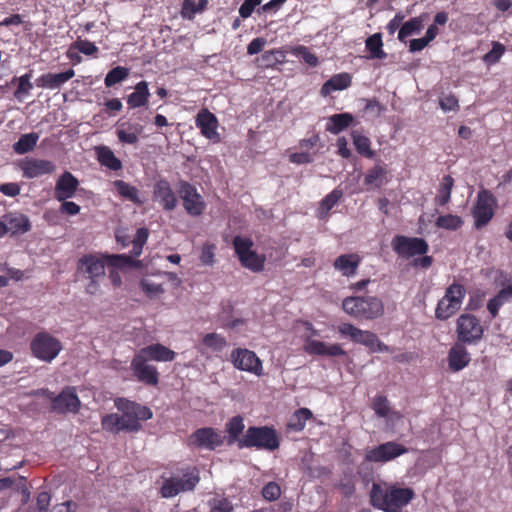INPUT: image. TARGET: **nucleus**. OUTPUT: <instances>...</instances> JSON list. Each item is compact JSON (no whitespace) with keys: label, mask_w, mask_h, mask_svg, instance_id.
<instances>
[{"label":"nucleus","mask_w":512,"mask_h":512,"mask_svg":"<svg viewBox=\"0 0 512 512\" xmlns=\"http://www.w3.org/2000/svg\"><path fill=\"white\" fill-rule=\"evenodd\" d=\"M115 407L121 412L107 414L102 417V428L111 433L138 432L142 429L141 421L153 417L152 410L144 405L126 398H117L114 401Z\"/></svg>","instance_id":"1"},{"label":"nucleus","mask_w":512,"mask_h":512,"mask_svg":"<svg viewBox=\"0 0 512 512\" xmlns=\"http://www.w3.org/2000/svg\"><path fill=\"white\" fill-rule=\"evenodd\" d=\"M162 485L159 494L162 498H173L181 493L192 492L200 481L199 470L195 466L182 465L171 468L161 475Z\"/></svg>","instance_id":"2"},{"label":"nucleus","mask_w":512,"mask_h":512,"mask_svg":"<svg viewBox=\"0 0 512 512\" xmlns=\"http://www.w3.org/2000/svg\"><path fill=\"white\" fill-rule=\"evenodd\" d=\"M370 504L384 512H400L415 497V492L409 487H399L391 484L383 488L378 483H373L370 493Z\"/></svg>","instance_id":"3"},{"label":"nucleus","mask_w":512,"mask_h":512,"mask_svg":"<svg viewBox=\"0 0 512 512\" xmlns=\"http://www.w3.org/2000/svg\"><path fill=\"white\" fill-rule=\"evenodd\" d=\"M131 263L127 255H102L95 254L83 255L77 263V273L87 279H102L105 276V266L124 267Z\"/></svg>","instance_id":"4"},{"label":"nucleus","mask_w":512,"mask_h":512,"mask_svg":"<svg viewBox=\"0 0 512 512\" xmlns=\"http://www.w3.org/2000/svg\"><path fill=\"white\" fill-rule=\"evenodd\" d=\"M342 309L348 315L360 320H374L384 314L383 301L377 296H349L343 299Z\"/></svg>","instance_id":"5"},{"label":"nucleus","mask_w":512,"mask_h":512,"mask_svg":"<svg viewBox=\"0 0 512 512\" xmlns=\"http://www.w3.org/2000/svg\"><path fill=\"white\" fill-rule=\"evenodd\" d=\"M280 446V437L272 426H250L239 441V449L275 451Z\"/></svg>","instance_id":"6"},{"label":"nucleus","mask_w":512,"mask_h":512,"mask_svg":"<svg viewBox=\"0 0 512 512\" xmlns=\"http://www.w3.org/2000/svg\"><path fill=\"white\" fill-rule=\"evenodd\" d=\"M466 293L464 285L458 282L450 284L436 305L435 318L446 321L454 316L461 309Z\"/></svg>","instance_id":"7"},{"label":"nucleus","mask_w":512,"mask_h":512,"mask_svg":"<svg viewBox=\"0 0 512 512\" xmlns=\"http://www.w3.org/2000/svg\"><path fill=\"white\" fill-rule=\"evenodd\" d=\"M253 246L252 239L248 237L235 236L233 239L234 251L240 264L254 273H259L264 270L266 256L258 254Z\"/></svg>","instance_id":"8"},{"label":"nucleus","mask_w":512,"mask_h":512,"mask_svg":"<svg viewBox=\"0 0 512 512\" xmlns=\"http://www.w3.org/2000/svg\"><path fill=\"white\" fill-rule=\"evenodd\" d=\"M61 341L46 331L38 332L30 343L32 355L44 362H52L62 350Z\"/></svg>","instance_id":"9"},{"label":"nucleus","mask_w":512,"mask_h":512,"mask_svg":"<svg viewBox=\"0 0 512 512\" xmlns=\"http://www.w3.org/2000/svg\"><path fill=\"white\" fill-rule=\"evenodd\" d=\"M484 335L480 320L473 314H461L456 321L457 342L465 345L478 344Z\"/></svg>","instance_id":"10"},{"label":"nucleus","mask_w":512,"mask_h":512,"mask_svg":"<svg viewBox=\"0 0 512 512\" xmlns=\"http://www.w3.org/2000/svg\"><path fill=\"white\" fill-rule=\"evenodd\" d=\"M43 395L51 400V409L58 414L78 413L80 409L81 402L75 387L67 386L58 395L46 389Z\"/></svg>","instance_id":"11"},{"label":"nucleus","mask_w":512,"mask_h":512,"mask_svg":"<svg viewBox=\"0 0 512 512\" xmlns=\"http://www.w3.org/2000/svg\"><path fill=\"white\" fill-rule=\"evenodd\" d=\"M496 205V198L491 191L482 189L478 192L477 200L472 210L475 228L481 229L491 221Z\"/></svg>","instance_id":"12"},{"label":"nucleus","mask_w":512,"mask_h":512,"mask_svg":"<svg viewBox=\"0 0 512 512\" xmlns=\"http://www.w3.org/2000/svg\"><path fill=\"white\" fill-rule=\"evenodd\" d=\"M393 251L401 258L427 254L429 244L423 238L396 235L391 242Z\"/></svg>","instance_id":"13"},{"label":"nucleus","mask_w":512,"mask_h":512,"mask_svg":"<svg viewBox=\"0 0 512 512\" xmlns=\"http://www.w3.org/2000/svg\"><path fill=\"white\" fill-rule=\"evenodd\" d=\"M408 451L406 446L395 441H388L368 449L365 453V461L384 464L408 453Z\"/></svg>","instance_id":"14"},{"label":"nucleus","mask_w":512,"mask_h":512,"mask_svg":"<svg viewBox=\"0 0 512 512\" xmlns=\"http://www.w3.org/2000/svg\"><path fill=\"white\" fill-rule=\"evenodd\" d=\"M178 193L183 207L189 215L196 217L204 212L206 203L194 185L181 180L178 183Z\"/></svg>","instance_id":"15"},{"label":"nucleus","mask_w":512,"mask_h":512,"mask_svg":"<svg viewBox=\"0 0 512 512\" xmlns=\"http://www.w3.org/2000/svg\"><path fill=\"white\" fill-rule=\"evenodd\" d=\"M234 367L241 371L250 372L257 376L263 374L262 361L255 352L246 348H236L231 352Z\"/></svg>","instance_id":"16"},{"label":"nucleus","mask_w":512,"mask_h":512,"mask_svg":"<svg viewBox=\"0 0 512 512\" xmlns=\"http://www.w3.org/2000/svg\"><path fill=\"white\" fill-rule=\"evenodd\" d=\"M131 370L136 379L148 386H156L159 383V372L154 365L148 364V360L135 354L131 361Z\"/></svg>","instance_id":"17"},{"label":"nucleus","mask_w":512,"mask_h":512,"mask_svg":"<svg viewBox=\"0 0 512 512\" xmlns=\"http://www.w3.org/2000/svg\"><path fill=\"white\" fill-rule=\"evenodd\" d=\"M189 444L196 448L215 450L223 444L222 435L212 427H203L195 430L189 437Z\"/></svg>","instance_id":"18"},{"label":"nucleus","mask_w":512,"mask_h":512,"mask_svg":"<svg viewBox=\"0 0 512 512\" xmlns=\"http://www.w3.org/2000/svg\"><path fill=\"white\" fill-rule=\"evenodd\" d=\"M18 165L23 176L28 179L52 174L56 170V165L52 161L31 157L21 160Z\"/></svg>","instance_id":"19"},{"label":"nucleus","mask_w":512,"mask_h":512,"mask_svg":"<svg viewBox=\"0 0 512 512\" xmlns=\"http://www.w3.org/2000/svg\"><path fill=\"white\" fill-rule=\"evenodd\" d=\"M195 124L205 138L214 143L220 142V134L217 132L218 119L208 109L203 108L198 112Z\"/></svg>","instance_id":"20"},{"label":"nucleus","mask_w":512,"mask_h":512,"mask_svg":"<svg viewBox=\"0 0 512 512\" xmlns=\"http://www.w3.org/2000/svg\"><path fill=\"white\" fill-rule=\"evenodd\" d=\"M338 332L342 336H348L354 343L362 344L369 349H374L375 343H377V335L375 333L361 330L350 323L339 325Z\"/></svg>","instance_id":"21"},{"label":"nucleus","mask_w":512,"mask_h":512,"mask_svg":"<svg viewBox=\"0 0 512 512\" xmlns=\"http://www.w3.org/2000/svg\"><path fill=\"white\" fill-rule=\"evenodd\" d=\"M31 229L29 218L22 213H9L2 216V234L22 235Z\"/></svg>","instance_id":"22"},{"label":"nucleus","mask_w":512,"mask_h":512,"mask_svg":"<svg viewBox=\"0 0 512 512\" xmlns=\"http://www.w3.org/2000/svg\"><path fill=\"white\" fill-rule=\"evenodd\" d=\"M304 350L309 355L317 356L337 357L346 355V351L338 343L327 344L323 341L314 340L311 338L306 340Z\"/></svg>","instance_id":"23"},{"label":"nucleus","mask_w":512,"mask_h":512,"mask_svg":"<svg viewBox=\"0 0 512 512\" xmlns=\"http://www.w3.org/2000/svg\"><path fill=\"white\" fill-rule=\"evenodd\" d=\"M154 198L166 211H172L177 206V197L170 183L166 179L158 180L154 185Z\"/></svg>","instance_id":"24"},{"label":"nucleus","mask_w":512,"mask_h":512,"mask_svg":"<svg viewBox=\"0 0 512 512\" xmlns=\"http://www.w3.org/2000/svg\"><path fill=\"white\" fill-rule=\"evenodd\" d=\"M79 187V180L69 171L63 172L55 184V198L64 201L72 198Z\"/></svg>","instance_id":"25"},{"label":"nucleus","mask_w":512,"mask_h":512,"mask_svg":"<svg viewBox=\"0 0 512 512\" xmlns=\"http://www.w3.org/2000/svg\"><path fill=\"white\" fill-rule=\"evenodd\" d=\"M470 353L465 344L456 342L448 352V366L453 372H458L469 365Z\"/></svg>","instance_id":"26"},{"label":"nucleus","mask_w":512,"mask_h":512,"mask_svg":"<svg viewBox=\"0 0 512 512\" xmlns=\"http://www.w3.org/2000/svg\"><path fill=\"white\" fill-rule=\"evenodd\" d=\"M139 355L148 361L170 362L175 359L176 353L168 347L156 343L143 347L138 352Z\"/></svg>","instance_id":"27"},{"label":"nucleus","mask_w":512,"mask_h":512,"mask_svg":"<svg viewBox=\"0 0 512 512\" xmlns=\"http://www.w3.org/2000/svg\"><path fill=\"white\" fill-rule=\"evenodd\" d=\"M360 263V256L356 253H350L338 256L335 259L333 266L343 276L350 278L356 274Z\"/></svg>","instance_id":"28"},{"label":"nucleus","mask_w":512,"mask_h":512,"mask_svg":"<svg viewBox=\"0 0 512 512\" xmlns=\"http://www.w3.org/2000/svg\"><path fill=\"white\" fill-rule=\"evenodd\" d=\"M143 132V126L139 123L123 122L116 129L118 140L123 144L135 145Z\"/></svg>","instance_id":"29"},{"label":"nucleus","mask_w":512,"mask_h":512,"mask_svg":"<svg viewBox=\"0 0 512 512\" xmlns=\"http://www.w3.org/2000/svg\"><path fill=\"white\" fill-rule=\"evenodd\" d=\"M75 76V71L73 69H68L62 73H46L42 74L37 80L36 84L38 87L47 88V89H58L68 80Z\"/></svg>","instance_id":"30"},{"label":"nucleus","mask_w":512,"mask_h":512,"mask_svg":"<svg viewBox=\"0 0 512 512\" xmlns=\"http://www.w3.org/2000/svg\"><path fill=\"white\" fill-rule=\"evenodd\" d=\"M150 96L148 83L146 81L138 82L134 87V92L127 97L128 108L136 109L147 106Z\"/></svg>","instance_id":"31"},{"label":"nucleus","mask_w":512,"mask_h":512,"mask_svg":"<svg viewBox=\"0 0 512 512\" xmlns=\"http://www.w3.org/2000/svg\"><path fill=\"white\" fill-rule=\"evenodd\" d=\"M351 83L352 77L349 73L343 72L335 74L322 85L320 94L321 96L326 97L333 91H339L348 88L351 86Z\"/></svg>","instance_id":"32"},{"label":"nucleus","mask_w":512,"mask_h":512,"mask_svg":"<svg viewBox=\"0 0 512 512\" xmlns=\"http://www.w3.org/2000/svg\"><path fill=\"white\" fill-rule=\"evenodd\" d=\"M509 302H512V283L503 286L498 293L487 302V310L491 318L497 317L500 308Z\"/></svg>","instance_id":"33"},{"label":"nucleus","mask_w":512,"mask_h":512,"mask_svg":"<svg viewBox=\"0 0 512 512\" xmlns=\"http://www.w3.org/2000/svg\"><path fill=\"white\" fill-rule=\"evenodd\" d=\"M354 122V116L350 113H339L331 115L326 125V130L337 135L347 129Z\"/></svg>","instance_id":"34"},{"label":"nucleus","mask_w":512,"mask_h":512,"mask_svg":"<svg viewBox=\"0 0 512 512\" xmlns=\"http://www.w3.org/2000/svg\"><path fill=\"white\" fill-rule=\"evenodd\" d=\"M426 18L427 14L423 13L403 23L398 32V40L404 42L407 37L419 33L424 26Z\"/></svg>","instance_id":"35"},{"label":"nucleus","mask_w":512,"mask_h":512,"mask_svg":"<svg viewBox=\"0 0 512 512\" xmlns=\"http://www.w3.org/2000/svg\"><path fill=\"white\" fill-rule=\"evenodd\" d=\"M245 428L244 419L242 416L237 415L228 420L225 425V430L228 433V444L232 445L237 443L239 447V441L241 440V434Z\"/></svg>","instance_id":"36"},{"label":"nucleus","mask_w":512,"mask_h":512,"mask_svg":"<svg viewBox=\"0 0 512 512\" xmlns=\"http://www.w3.org/2000/svg\"><path fill=\"white\" fill-rule=\"evenodd\" d=\"M12 488L15 492L21 494L22 501L27 502L30 492L26 486V478L23 476L2 477V489Z\"/></svg>","instance_id":"37"},{"label":"nucleus","mask_w":512,"mask_h":512,"mask_svg":"<svg viewBox=\"0 0 512 512\" xmlns=\"http://www.w3.org/2000/svg\"><path fill=\"white\" fill-rule=\"evenodd\" d=\"M113 185L121 197L137 205H142L144 203V200L140 198L139 190L135 186H132L123 180H115Z\"/></svg>","instance_id":"38"},{"label":"nucleus","mask_w":512,"mask_h":512,"mask_svg":"<svg viewBox=\"0 0 512 512\" xmlns=\"http://www.w3.org/2000/svg\"><path fill=\"white\" fill-rule=\"evenodd\" d=\"M97 158L102 166H105L113 171L122 169V162L118 159L113 151L107 147L102 146L97 149Z\"/></svg>","instance_id":"39"},{"label":"nucleus","mask_w":512,"mask_h":512,"mask_svg":"<svg viewBox=\"0 0 512 512\" xmlns=\"http://www.w3.org/2000/svg\"><path fill=\"white\" fill-rule=\"evenodd\" d=\"M342 196L343 191L338 188L327 194L320 202L318 217L321 219L326 218L329 215L330 210L340 201Z\"/></svg>","instance_id":"40"},{"label":"nucleus","mask_w":512,"mask_h":512,"mask_svg":"<svg viewBox=\"0 0 512 512\" xmlns=\"http://www.w3.org/2000/svg\"><path fill=\"white\" fill-rule=\"evenodd\" d=\"M366 49L369 51L371 59H385L387 53L383 50L382 34L375 33L369 36L366 41Z\"/></svg>","instance_id":"41"},{"label":"nucleus","mask_w":512,"mask_h":512,"mask_svg":"<svg viewBox=\"0 0 512 512\" xmlns=\"http://www.w3.org/2000/svg\"><path fill=\"white\" fill-rule=\"evenodd\" d=\"M387 170L383 165H375L368 170L364 177V184L373 188H380L385 183Z\"/></svg>","instance_id":"42"},{"label":"nucleus","mask_w":512,"mask_h":512,"mask_svg":"<svg viewBox=\"0 0 512 512\" xmlns=\"http://www.w3.org/2000/svg\"><path fill=\"white\" fill-rule=\"evenodd\" d=\"M351 137L353 139V144L355 146L356 151L363 157L372 159L375 156V152L371 149V141L370 139L359 133L358 131H353L351 133Z\"/></svg>","instance_id":"43"},{"label":"nucleus","mask_w":512,"mask_h":512,"mask_svg":"<svg viewBox=\"0 0 512 512\" xmlns=\"http://www.w3.org/2000/svg\"><path fill=\"white\" fill-rule=\"evenodd\" d=\"M454 186V179L450 175H445L438 188V193L435 197V202L438 206L446 205L451 198L452 188Z\"/></svg>","instance_id":"44"},{"label":"nucleus","mask_w":512,"mask_h":512,"mask_svg":"<svg viewBox=\"0 0 512 512\" xmlns=\"http://www.w3.org/2000/svg\"><path fill=\"white\" fill-rule=\"evenodd\" d=\"M39 139V135L35 132L23 134L17 142L14 143L13 149L17 154H25L32 151Z\"/></svg>","instance_id":"45"},{"label":"nucleus","mask_w":512,"mask_h":512,"mask_svg":"<svg viewBox=\"0 0 512 512\" xmlns=\"http://www.w3.org/2000/svg\"><path fill=\"white\" fill-rule=\"evenodd\" d=\"M129 76V69L123 66L112 68L105 76L104 84L110 88L126 80Z\"/></svg>","instance_id":"46"},{"label":"nucleus","mask_w":512,"mask_h":512,"mask_svg":"<svg viewBox=\"0 0 512 512\" xmlns=\"http://www.w3.org/2000/svg\"><path fill=\"white\" fill-rule=\"evenodd\" d=\"M313 414L308 408H300L296 410L290 420L288 427L294 431H301L306 425V421L311 419Z\"/></svg>","instance_id":"47"},{"label":"nucleus","mask_w":512,"mask_h":512,"mask_svg":"<svg viewBox=\"0 0 512 512\" xmlns=\"http://www.w3.org/2000/svg\"><path fill=\"white\" fill-rule=\"evenodd\" d=\"M202 344L213 352H221L227 346V340L218 333H208L203 337Z\"/></svg>","instance_id":"48"},{"label":"nucleus","mask_w":512,"mask_h":512,"mask_svg":"<svg viewBox=\"0 0 512 512\" xmlns=\"http://www.w3.org/2000/svg\"><path fill=\"white\" fill-rule=\"evenodd\" d=\"M463 224L462 219L457 215H443L439 216L436 220V226L439 228L455 231Z\"/></svg>","instance_id":"49"},{"label":"nucleus","mask_w":512,"mask_h":512,"mask_svg":"<svg viewBox=\"0 0 512 512\" xmlns=\"http://www.w3.org/2000/svg\"><path fill=\"white\" fill-rule=\"evenodd\" d=\"M210 512H233L232 502L224 496H216L209 500Z\"/></svg>","instance_id":"50"},{"label":"nucleus","mask_w":512,"mask_h":512,"mask_svg":"<svg viewBox=\"0 0 512 512\" xmlns=\"http://www.w3.org/2000/svg\"><path fill=\"white\" fill-rule=\"evenodd\" d=\"M505 46L500 42H493L492 49L483 56V61L487 65H494L499 62L505 53Z\"/></svg>","instance_id":"51"},{"label":"nucleus","mask_w":512,"mask_h":512,"mask_svg":"<svg viewBox=\"0 0 512 512\" xmlns=\"http://www.w3.org/2000/svg\"><path fill=\"white\" fill-rule=\"evenodd\" d=\"M372 409L380 417H387L390 413V402L386 396L378 395L373 399Z\"/></svg>","instance_id":"52"},{"label":"nucleus","mask_w":512,"mask_h":512,"mask_svg":"<svg viewBox=\"0 0 512 512\" xmlns=\"http://www.w3.org/2000/svg\"><path fill=\"white\" fill-rule=\"evenodd\" d=\"M30 74L22 75L18 79V86L14 92V96L19 100L22 101L25 96H27L32 89V84L30 82Z\"/></svg>","instance_id":"53"},{"label":"nucleus","mask_w":512,"mask_h":512,"mask_svg":"<svg viewBox=\"0 0 512 512\" xmlns=\"http://www.w3.org/2000/svg\"><path fill=\"white\" fill-rule=\"evenodd\" d=\"M72 49H75L77 52L83 53L87 56L95 55L98 52V47L89 40H81L78 39L74 43H72Z\"/></svg>","instance_id":"54"},{"label":"nucleus","mask_w":512,"mask_h":512,"mask_svg":"<svg viewBox=\"0 0 512 512\" xmlns=\"http://www.w3.org/2000/svg\"><path fill=\"white\" fill-rule=\"evenodd\" d=\"M50 494L48 492H40L36 498V504L30 506L28 512H47L50 505Z\"/></svg>","instance_id":"55"},{"label":"nucleus","mask_w":512,"mask_h":512,"mask_svg":"<svg viewBox=\"0 0 512 512\" xmlns=\"http://www.w3.org/2000/svg\"><path fill=\"white\" fill-rule=\"evenodd\" d=\"M261 494L265 500L275 501L281 495V488L278 483L271 481L263 487Z\"/></svg>","instance_id":"56"},{"label":"nucleus","mask_w":512,"mask_h":512,"mask_svg":"<svg viewBox=\"0 0 512 512\" xmlns=\"http://www.w3.org/2000/svg\"><path fill=\"white\" fill-rule=\"evenodd\" d=\"M215 249L216 246L214 244L206 243L203 245L200 261L205 266H212L215 262Z\"/></svg>","instance_id":"57"},{"label":"nucleus","mask_w":512,"mask_h":512,"mask_svg":"<svg viewBox=\"0 0 512 512\" xmlns=\"http://www.w3.org/2000/svg\"><path fill=\"white\" fill-rule=\"evenodd\" d=\"M196 13H200L196 0H184L180 11L182 18L192 20Z\"/></svg>","instance_id":"58"},{"label":"nucleus","mask_w":512,"mask_h":512,"mask_svg":"<svg viewBox=\"0 0 512 512\" xmlns=\"http://www.w3.org/2000/svg\"><path fill=\"white\" fill-rule=\"evenodd\" d=\"M439 105L444 111H454L459 109V101L453 94H448L440 98Z\"/></svg>","instance_id":"59"},{"label":"nucleus","mask_w":512,"mask_h":512,"mask_svg":"<svg viewBox=\"0 0 512 512\" xmlns=\"http://www.w3.org/2000/svg\"><path fill=\"white\" fill-rule=\"evenodd\" d=\"M261 2L262 0H244L239 8V15L244 19L250 17Z\"/></svg>","instance_id":"60"},{"label":"nucleus","mask_w":512,"mask_h":512,"mask_svg":"<svg viewBox=\"0 0 512 512\" xmlns=\"http://www.w3.org/2000/svg\"><path fill=\"white\" fill-rule=\"evenodd\" d=\"M21 25H24L23 31H28L31 28V24L28 22L25 23L22 19V16L19 14L11 15L2 20V26L20 27Z\"/></svg>","instance_id":"61"},{"label":"nucleus","mask_w":512,"mask_h":512,"mask_svg":"<svg viewBox=\"0 0 512 512\" xmlns=\"http://www.w3.org/2000/svg\"><path fill=\"white\" fill-rule=\"evenodd\" d=\"M297 52L308 65L315 67L319 64L318 57L314 53L310 52L307 47L299 46L297 48Z\"/></svg>","instance_id":"62"},{"label":"nucleus","mask_w":512,"mask_h":512,"mask_svg":"<svg viewBox=\"0 0 512 512\" xmlns=\"http://www.w3.org/2000/svg\"><path fill=\"white\" fill-rule=\"evenodd\" d=\"M405 14L399 11L395 16L388 22L386 29L390 35H393L402 26V22L405 19Z\"/></svg>","instance_id":"63"},{"label":"nucleus","mask_w":512,"mask_h":512,"mask_svg":"<svg viewBox=\"0 0 512 512\" xmlns=\"http://www.w3.org/2000/svg\"><path fill=\"white\" fill-rule=\"evenodd\" d=\"M141 288L143 292L149 297H154L160 293H163L164 291L160 284L150 283L147 281L141 282Z\"/></svg>","instance_id":"64"}]
</instances>
